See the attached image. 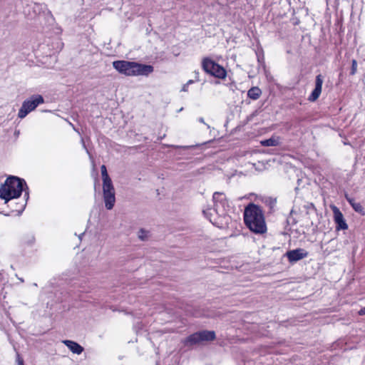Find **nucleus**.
Instances as JSON below:
<instances>
[{"mask_svg": "<svg viewBox=\"0 0 365 365\" xmlns=\"http://www.w3.org/2000/svg\"><path fill=\"white\" fill-rule=\"evenodd\" d=\"M28 189L24 179L10 175L0 186V198L4 200L5 204H7L11 200L19 197L24 190L27 200L29 198Z\"/></svg>", "mask_w": 365, "mask_h": 365, "instance_id": "obj_1", "label": "nucleus"}, {"mask_svg": "<svg viewBox=\"0 0 365 365\" xmlns=\"http://www.w3.org/2000/svg\"><path fill=\"white\" fill-rule=\"evenodd\" d=\"M244 221L247 227L256 234H264L267 226L262 208L254 203H250L245 209Z\"/></svg>", "mask_w": 365, "mask_h": 365, "instance_id": "obj_2", "label": "nucleus"}, {"mask_svg": "<svg viewBox=\"0 0 365 365\" xmlns=\"http://www.w3.org/2000/svg\"><path fill=\"white\" fill-rule=\"evenodd\" d=\"M213 208H207L203 210L202 212L206 218H207L211 223L220 227L218 222L214 217V215L222 217L226 215L227 209L229 207V202L227 197L224 192H215L212 195Z\"/></svg>", "mask_w": 365, "mask_h": 365, "instance_id": "obj_3", "label": "nucleus"}, {"mask_svg": "<svg viewBox=\"0 0 365 365\" xmlns=\"http://www.w3.org/2000/svg\"><path fill=\"white\" fill-rule=\"evenodd\" d=\"M113 66L125 76H148L153 71V67L150 65L126 61H115L113 63Z\"/></svg>", "mask_w": 365, "mask_h": 365, "instance_id": "obj_4", "label": "nucleus"}, {"mask_svg": "<svg viewBox=\"0 0 365 365\" xmlns=\"http://www.w3.org/2000/svg\"><path fill=\"white\" fill-rule=\"evenodd\" d=\"M215 339V332L214 331L203 330L190 334L182 341V343L185 347L191 348L204 342L212 341Z\"/></svg>", "mask_w": 365, "mask_h": 365, "instance_id": "obj_5", "label": "nucleus"}, {"mask_svg": "<svg viewBox=\"0 0 365 365\" xmlns=\"http://www.w3.org/2000/svg\"><path fill=\"white\" fill-rule=\"evenodd\" d=\"M203 70L215 78L224 79L227 76L226 70L209 58H204L202 62Z\"/></svg>", "mask_w": 365, "mask_h": 365, "instance_id": "obj_6", "label": "nucleus"}, {"mask_svg": "<svg viewBox=\"0 0 365 365\" xmlns=\"http://www.w3.org/2000/svg\"><path fill=\"white\" fill-rule=\"evenodd\" d=\"M44 102L43 98L41 95H34L29 99L25 100L18 113V117L21 119L24 118L30 112Z\"/></svg>", "mask_w": 365, "mask_h": 365, "instance_id": "obj_7", "label": "nucleus"}, {"mask_svg": "<svg viewBox=\"0 0 365 365\" xmlns=\"http://www.w3.org/2000/svg\"><path fill=\"white\" fill-rule=\"evenodd\" d=\"M285 256L288 258L290 263L296 262L308 256V252L302 248H298L287 251Z\"/></svg>", "mask_w": 365, "mask_h": 365, "instance_id": "obj_8", "label": "nucleus"}, {"mask_svg": "<svg viewBox=\"0 0 365 365\" xmlns=\"http://www.w3.org/2000/svg\"><path fill=\"white\" fill-rule=\"evenodd\" d=\"M323 81V76L321 74H319L316 76L314 89L312 91V93L308 97V100L310 102H314L319 98L322 93Z\"/></svg>", "mask_w": 365, "mask_h": 365, "instance_id": "obj_9", "label": "nucleus"}, {"mask_svg": "<svg viewBox=\"0 0 365 365\" xmlns=\"http://www.w3.org/2000/svg\"><path fill=\"white\" fill-rule=\"evenodd\" d=\"M334 214V222L336 225V230H346L348 226L346 223L343 214L339 209L336 206H331Z\"/></svg>", "mask_w": 365, "mask_h": 365, "instance_id": "obj_10", "label": "nucleus"}, {"mask_svg": "<svg viewBox=\"0 0 365 365\" xmlns=\"http://www.w3.org/2000/svg\"><path fill=\"white\" fill-rule=\"evenodd\" d=\"M63 343L73 353L81 354L83 351V348L78 343L71 341L64 340Z\"/></svg>", "mask_w": 365, "mask_h": 365, "instance_id": "obj_11", "label": "nucleus"}, {"mask_svg": "<svg viewBox=\"0 0 365 365\" xmlns=\"http://www.w3.org/2000/svg\"><path fill=\"white\" fill-rule=\"evenodd\" d=\"M105 206L107 210H112L115 202V192L103 194Z\"/></svg>", "mask_w": 365, "mask_h": 365, "instance_id": "obj_12", "label": "nucleus"}, {"mask_svg": "<svg viewBox=\"0 0 365 365\" xmlns=\"http://www.w3.org/2000/svg\"><path fill=\"white\" fill-rule=\"evenodd\" d=\"M262 95V91L257 86L252 87L247 91V96L252 100H257Z\"/></svg>", "mask_w": 365, "mask_h": 365, "instance_id": "obj_13", "label": "nucleus"}, {"mask_svg": "<svg viewBox=\"0 0 365 365\" xmlns=\"http://www.w3.org/2000/svg\"><path fill=\"white\" fill-rule=\"evenodd\" d=\"M113 192H115V189L111 179L103 181V193L104 194Z\"/></svg>", "mask_w": 365, "mask_h": 365, "instance_id": "obj_14", "label": "nucleus"}, {"mask_svg": "<svg viewBox=\"0 0 365 365\" xmlns=\"http://www.w3.org/2000/svg\"><path fill=\"white\" fill-rule=\"evenodd\" d=\"M279 143L278 138H270L269 139L264 140L261 141V144L263 146H277Z\"/></svg>", "mask_w": 365, "mask_h": 365, "instance_id": "obj_15", "label": "nucleus"}, {"mask_svg": "<svg viewBox=\"0 0 365 365\" xmlns=\"http://www.w3.org/2000/svg\"><path fill=\"white\" fill-rule=\"evenodd\" d=\"M347 200L349 202L352 207L355 211L359 212L360 213H363V207L360 203L356 202L354 199L346 197Z\"/></svg>", "mask_w": 365, "mask_h": 365, "instance_id": "obj_16", "label": "nucleus"}, {"mask_svg": "<svg viewBox=\"0 0 365 365\" xmlns=\"http://www.w3.org/2000/svg\"><path fill=\"white\" fill-rule=\"evenodd\" d=\"M101 175H102L103 181L110 180V178L109 177V175L108 174L106 165H101Z\"/></svg>", "mask_w": 365, "mask_h": 365, "instance_id": "obj_17", "label": "nucleus"}, {"mask_svg": "<svg viewBox=\"0 0 365 365\" xmlns=\"http://www.w3.org/2000/svg\"><path fill=\"white\" fill-rule=\"evenodd\" d=\"M138 236L140 240L145 241L148 238V232L143 229H140L138 232Z\"/></svg>", "mask_w": 365, "mask_h": 365, "instance_id": "obj_18", "label": "nucleus"}, {"mask_svg": "<svg viewBox=\"0 0 365 365\" xmlns=\"http://www.w3.org/2000/svg\"><path fill=\"white\" fill-rule=\"evenodd\" d=\"M356 68H357V62L356 60H352V63H351V72L350 73L351 75H354L356 72Z\"/></svg>", "mask_w": 365, "mask_h": 365, "instance_id": "obj_19", "label": "nucleus"}, {"mask_svg": "<svg viewBox=\"0 0 365 365\" xmlns=\"http://www.w3.org/2000/svg\"><path fill=\"white\" fill-rule=\"evenodd\" d=\"M26 207V203L24 204H21L19 208H16V209H12L11 211L12 212H18V215H21L22 213V212L24 211V208Z\"/></svg>", "mask_w": 365, "mask_h": 365, "instance_id": "obj_20", "label": "nucleus"}, {"mask_svg": "<svg viewBox=\"0 0 365 365\" xmlns=\"http://www.w3.org/2000/svg\"><path fill=\"white\" fill-rule=\"evenodd\" d=\"M173 147L175 148H181V149H183V150H187V149L193 148L194 145H184V146L173 145Z\"/></svg>", "mask_w": 365, "mask_h": 365, "instance_id": "obj_21", "label": "nucleus"}, {"mask_svg": "<svg viewBox=\"0 0 365 365\" xmlns=\"http://www.w3.org/2000/svg\"><path fill=\"white\" fill-rule=\"evenodd\" d=\"M17 361H18V365H24V360L19 356V354L17 356Z\"/></svg>", "mask_w": 365, "mask_h": 365, "instance_id": "obj_22", "label": "nucleus"}, {"mask_svg": "<svg viewBox=\"0 0 365 365\" xmlns=\"http://www.w3.org/2000/svg\"><path fill=\"white\" fill-rule=\"evenodd\" d=\"M187 88H188V86L187 84H185L182 86V91L187 92Z\"/></svg>", "mask_w": 365, "mask_h": 365, "instance_id": "obj_23", "label": "nucleus"}, {"mask_svg": "<svg viewBox=\"0 0 365 365\" xmlns=\"http://www.w3.org/2000/svg\"><path fill=\"white\" fill-rule=\"evenodd\" d=\"M359 314L360 315L365 314V308H362V309H361L359 310Z\"/></svg>", "mask_w": 365, "mask_h": 365, "instance_id": "obj_24", "label": "nucleus"}, {"mask_svg": "<svg viewBox=\"0 0 365 365\" xmlns=\"http://www.w3.org/2000/svg\"><path fill=\"white\" fill-rule=\"evenodd\" d=\"M193 82H194V81H193V80H189V81L187 82V83H186V84H187V86H189L190 84L193 83Z\"/></svg>", "mask_w": 365, "mask_h": 365, "instance_id": "obj_25", "label": "nucleus"}, {"mask_svg": "<svg viewBox=\"0 0 365 365\" xmlns=\"http://www.w3.org/2000/svg\"><path fill=\"white\" fill-rule=\"evenodd\" d=\"M198 120H199V122H200L202 123H205L203 118H200Z\"/></svg>", "mask_w": 365, "mask_h": 365, "instance_id": "obj_26", "label": "nucleus"}, {"mask_svg": "<svg viewBox=\"0 0 365 365\" xmlns=\"http://www.w3.org/2000/svg\"><path fill=\"white\" fill-rule=\"evenodd\" d=\"M37 6H40L41 8L42 7H46V5L45 4H36Z\"/></svg>", "mask_w": 365, "mask_h": 365, "instance_id": "obj_27", "label": "nucleus"}, {"mask_svg": "<svg viewBox=\"0 0 365 365\" xmlns=\"http://www.w3.org/2000/svg\"><path fill=\"white\" fill-rule=\"evenodd\" d=\"M34 241V238L32 237V240H31V243H32Z\"/></svg>", "mask_w": 365, "mask_h": 365, "instance_id": "obj_28", "label": "nucleus"}]
</instances>
